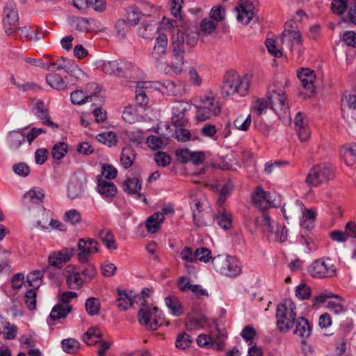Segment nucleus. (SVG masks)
<instances>
[{
    "label": "nucleus",
    "mask_w": 356,
    "mask_h": 356,
    "mask_svg": "<svg viewBox=\"0 0 356 356\" xmlns=\"http://www.w3.org/2000/svg\"><path fill=\"white\" fill-rule=\"evenodd\" d=\"M95 267L89 264L81 269L77 266L69 265L64 270L63 275L68 287L78 290L83 286L85 283L90 282L96 275Z\"/></svg>",
    "instance_id": "f257e3e1"
},
{
    "label": "nucleus",
    "mask_w": 356,
    "mask_h": 356,
    "mask_svg": "<svg viewBox=\"0 0 356 356\" xmlns=\"http://www.w3.org/2000/svg\"><path fill=\"white\" fill-rule=\"evenodd\" d=\"M251 76L249 74L239 75L236 72L227 73L221 86V94L229 97L238 94L243 97L247 95L250 85Z\"/></svg>",
    "instance_id": "f03ea898"
},
{
    "label": "nucleus",
    "mask_w": 356,
    "mask_h": 356,
    "mask_svg": "<svg viewBox=\"0 0 356 356\" xmlns=\"http://www.w3.org/2000/svg\"><path fill=\"white\" fill-rule=\"evenodd\" d=\"M184 43L183 33H178L174 39L172 60L170 63L159 64V70L168 75H179L182 73L184 65V49L181 46Z\"/></svg>",
    "instance_id": "7ed1b4c3"
},
{
    "label": "nucleus",
    "mask_w": 356,
    "mask_h": 356,
    "mask_svg": "<svg viewBox=\"0 0 356 356\" xmlns=\"http://www.w3.org/2000/svg\"><path fill=\"white\" fill-rule=\"evenodd\" d=\"M297 318L296 306L291 300H284L277 305V326L280 332H289L294 326Z\"/></svg>",
    "instance_id": "20e7f679"
},
{
    "label": "nucleus",
    "mask_w": 356,
    "mask_h": 356,
    "mask_svg": "<svg viewBox=\"0 0 356 356\" xmlns=\"http://www.w3.org/2000/svg\"><path fill=\"white\" fill-rule=\"evenodd\" d=\"M211 262L215 270L225 276L236 277L242 271L241 262L233 256L218 254Z\"/></svg>",
    "instance_id": "39448f33"
},
{
    "label": "nucleus",
    "mask_w": 356,
    "mask_h": 356,
    "mask_svg": "<svg viewBox=\"0 0 356 356\" xmlns=\"http://www.w3.org/2000/svg\"><path fill=\"white\" fill-rule=\"evenodd\" d=\"M268 99L270 108L280 119L284 122H289L291 120L288 98L283 90L278 89L270 91Z\"/></svg>",
    "instance_id": "423d86ee"
},
{
    "label": "nucleus",
    "mask_w": 356,
    "mask_h": 356,
    "mask_svg": "<svg viewBox=\"0 0 356 356\" xmlns=\"http://www.w3.org/2000/svg\"><path fill=\"white\" fill-rule=\"evenodd\" d=\"M261 225L267 239L270 242H284L288 238V230L285 226L272 220L269 215L262 213Z\"/></svg>",
    "instance_id": "0eeeda50"
},
{
    "label": "nucleus",
    "mask_w": 356,
    "mask_h": 356,
    "mask_svg": "<svg viewBox=\"0 0 356 356\" xmlns=\"http://www.w3.org/2000/svg\"><path fill=\"white\" fill-rule=\"evenodd\" d=\"M309 274L314 278L333 277L337 275V268L329 257L314 260L308 267Z\"/></svg>",
    "instance_id": "6e6552de"
},
{
    "label": "nucleus",
    "mask_w": 356,
    "mask_h": 356,
    "mask_svg": "<svg viewBox=\"0 0 356 356\" xmlns=\"http://www.w3.org/2000/svg\"><path fill=\"white\" fill-rule=\"evenodd\" d=\"M138 316L139 323L148 330H155L163 323L161 312L157 307H151L144 302L142 303Z\"/></svg>",
    "instance_id": "1a4fd4ad"
},
{
    "label": "nucleus",
    "mask_w": 356,
    "mask_h": 356,
    "mask_svg": "<svg viewBox=\"0 0 356 356\" xmlns=\"http://www.w3.org/2000/svg\"><path fill=\"white\" fill-rule=\"evenodd\" d=\"M200 105L197 106L196 118L200 121H204L220 113L218 100L212 95H205L200 99Z\"/></svg>",
    "instance_id": "9d476101"
},
{
    "label": "nucleus",
    "mask_w": 356,
    "mask_h": 356,
    "mask_svg": "<svg viewBox=\"0 0 356 356\" xmlns=\"http://www.w3.org/2000/svg\"><path fill=\"white\" fill-rule=\"evenodd\" d=\"M334 177L333 170L326 164L314 166L308 173L306 183L311 186H318L332 179Z\"/></svg>",
    "instance_id": "9b49d317"
},
{
    "label": "nucleus",
    "mask_w": 356,
    "mask_h": 356,
    "mask_svg": "<svg viewBox=\"0 0 356 356\" xmlns=\"http://www.w3.org/2000/svg\"><path fill=\"white\" fill-rule=\"evenodd\" d=\"M341 114L343 118L350 124H356V95L345 93L341 99Z\"/></svg>",
    "instance_id": "f8f14e48"
},
{
    "label": "nucleus",
    "mask_w": 356,
    "mask_h": 356,
    "mask_svg": "<svg viewBox=\"0 0 356 356\" xmlns=\"http://www.w3.org/2000/svg\"><path fill=\"white\" fill-rule=\"evenodd\" d=\"M88 179L83 174H75L70 179L67 186V195L71 200L81 197L86 188Z\"/></svg>",
    "instance_id": "ddd939ff"
},
{
    "label": "nucleus",
    "mask_w": 356,
    "mask_h": 356,
    "mask_svg": "<svg viewBox=\"0 0 356 356\" xmlns=\"http://www.w3.org/2000/svg\"><path fill=\"white\" fill-rule=\"evenodd\" d=\"M79 252L77 255L78 261L85 264L88 261L89 257L98 252V243L93 238H80L77 243Z\"/></svg>",
    "instance_id": "4468645a"
},
{
    "label": "nucleus",
    "mask_w": 356,
    "mask_h": 356,
    "mask_svg": "<svg viewBox=\"0 0 356 356\" xmlns=\"http://www.w3.org/2000/svg\"><path fill=\"white\" fill-rule=\"evenodd\" d=\"M235 10L238 21L250 22L251 20H259L254 13V6L251 0H239Z\"/></svg>",
    "instance_id": "2eb2a0df"
},
{
    "label": "nucleus",
    "mask_w": 356,
    "mask_h": 356,
    "mask_svg": "<svg viewBox=\"0 0 356 356\" xmlns=\"http://www.w3.org/2000/svg\"><path fill=\"white\" fill-rule=\"evenodd\" d=\"M168 38L165 33H161L156 38V43L152 52V59L159 70V64H163L161 60L166 55L168 47Z\"/></svg>",
    "instance_id": "dca6fc26"
},
{
    "label": "nucleus",
    "mask_w": 356,
    "mask_h": 356,
    "mask_svg": "<svg viewBox=\"0 0 356 356\" xmlns=\"http://www.w3.org/2000/svg\"><path fill=\"white\" fill-rule=\"evenodd\" d=\"M191 105L186 102H178L172 107L171 120L177 127L185 126L188 123L186 113L191 109Z\"/></svg>",
    "instance_id": "f3484780"
},
{
    "label": "nucleus",
    "mask_w": 356,
    "mask_h": 356,
    "mask_svg": "<svg viewBox=\"0 0 356 356\" xmlns=\"http://www.w3.org/2000/svg\"><path fill=\"white\" fill-rule=\"evenodd\" d=\"M75 250L73 248H63L51 252L49 256V264L54 267L61 268L62 265L68 262L74 255Z\"/></svg>",
    "instance_id": "a211bd4d"
},
{
    "label": "nucleus",
    "mask_w": 356,
    "mask_h": 356,
    "mask_svg": "<svg viewBox=\"0 0 356 356\" xmlns=\"http://www.w3.org/2000/svg\"><path fill=\"white\" fill-rule=\"evenodd\" d=\"M282 44L288 48L301 42V34L292 24H287L281 35Z\"/></svg>",
    "instance_id": "6ab92c4d"
},
{
    "label": "nucleus",
    "mask_w": 356,
    "mask_h": 356,
    "mask_svg": "<svg viewBox=\"0 0 356 356\" xmlns=\"http://www.w3.org/2000/svg\"><path fill=\"white\" fill-rule=\"evenodd\" d=\"M252 200L254 206L259 210H265L270 205V193L265 191L261 187L258 186L252 192Z\"/></svg>",
    "instance_id": "aec40b11"
},
{
    "label": "nucleus",
    "mask_w": 356,
    "mask_h": 356,
    "mask_svg": "<svg viewBox=\"0 0 356 356\" xmlns=\"http://www.w3.org/2000/svg\"><path fill=\"white\" fill-rule=\"evenodd\" d=\"M97 191L104 199L111 200L115 196L118 189L111 180H106L102 179V177H97Z\"/></svg>",
    "instance_id": "412c9836"
},
{
    "label": "nucleus",
    "mask_w": 356,
    "mask_h": 356,
    "mask_svg": "<svg viewBox=\"0 0 356 356\" xmlns=\"http://www.w3.org/2000/svg\"><path fill=\"white\" fill-rule=\"evenodd\" d=\"M70 30L76 35L95 34L105 31L101 24H70Z\"/></svg>",
    "instance_id": "4be33fe9"
},
{
    "label": "nucleus",
    "mask_w": 356,
    "mask_h": 356,
    "mask_svg": "<svg viewBox=\"0 0 356 356\" xmlns=\"http://www.w3.org/2000/svg\"><path fill=\"white\" fill-rule=\"evenodd\" d=\"M294 125L298 137L302 142L307 141L310 137V130L302 113H298L294 118Z\"/></svg>",
    "instance_id": "5701e85b"
},
{
    "label": "nucleus",
    "mask_w": 356,
    "mask_h": 356,
    "mask_svg": "<svg viewBox=\"0 0 356 356\" xmlns=\"http://www.w3.org/2000/svg\"><path fill=\"white\" fill-rule=\"evenodd\" d=\"M44 197V193L42 189L33 187L24 194L23 202L29 209H31L32 205L40 204Z\"/></svg>",
    "instance_id": "b1692460"
},
{
    "label": "nucleus",
    "mask_w": 356,
    "mask_h": 356,
    "mask_svg": "<svg viewBox=\"0 0 356 356\" xmlns=\"http://www.w3.org/2000/svg\"><path fill=\"white\" fill-rule=\"evenodd\" d=\"M34 113L36 117L41 120L42 123L53 129L57 128L58 124L50 120L49 115L42 101H38L34 108Z\"/></svg>",
    "instance_id": "393cba45"
},
{
    "label": "nucleus",
    "mask_w": 356,
    "mask_h": 356,
    "mask_svg": "<svg viewBox=\"0 0 356 356\" xmlns=\"http://www.w3.org/2000/svg\"><path fill=\"white\" fill-rule=\"evenodd\" d=\"M298 77L304 88L310 92H314V82L316 79V75L313 70L308 68L302 69L301 71L298 72Z\"/></svg>",
    "instance_id": "a878e982"
},
{
    "label": "nucleus",
    "mask_w": 356,
    "mask_h": 356,
    "mask_svg": "<svg viewBox=\"0 0 356 356\" xmlns=\"http://www.w3.org/2000/svg\"><path fill=\"white\" fill-rule=\"evenodd\" d=\"M116 301L118 307L120 310H127L134 304L135 296L132 291L118 289Z\"/></svg>",
    "instance_id": "bb28decb"
},
{
    "label": "nucleus",
    "mask_w": 356,
    "mask_h": 356,
    "mask_svg": "<svg viewBox=\"0 0 356 356\" xmlns=\"http://www.w3.org/2000/svg\"><path fill=\"white\" fill-rule=\"evenodd\" d=\"M304 209V204L300 200H296L294 202L285 204L282 211L286 220L292 219L300 214V212Z\"/></svg>",
    "instance_id": "cd10ccee"
},
{
    "label": "nucleus",
    "mask_w": 356,
    "mask_h": 356,
    "mask_svg": "<svg viewBox=\"0 0 356 356\" xmlns=\"http://www.w3.org/2000/svg\"><path fill=\"white\" fill-rule=\"evenodd\" d=\"M25 129L13 130L8 133L7 143L12 150H17L25 141V134L23 131Z\"/></svg>",
    "instance_id": "c85d7f7f"
},
{
    "label": "nucleus",
    "mask_w": 356,
    "mask_h": 356,
    "mask_svg": "<svg viewBox=\"0 0 356 356\" xmlns=\"http://www.w3.org/2000/svg\"><path fill=\"white\" fill-rule=\"evenodd\" d=\"M301 216L300 217V225L301 227L309 230L314 226V221L316 214L314 210L312 209H306L300 212Z\"/></svg>",
    "instance_id": "c756f323"
},
{
    "label": "nucleus",
    "mask_w": 356,
    "mask_h": 356,
    "mask_svg": "<svg viewBox=\"0 0 356 356\" xmlns=\"http://www.w3.org/2000/svg\"><path fill=\"white\" fill-rule=\"evenodd\" d=\"M293 333L302 338H307L311 334L312 327L304 317H298L295 321Z\"/></svg>",
    "instance_id": "7c9ffc66"
},
{
    "label": "nucleus",
    "mask_w": 356,
    "mask_h": 356,
    "mask_svg": "<svg viewBox=\"0 0 356 356\" xmlns=\"http://www.w3.org/2000/svg\"><path fill=\"white\" fill-rule=\"evenodd\" d=\"M165 219L162 213L156 212L150 216L146 221L145 227L148 232L155 233L161 228V225Z\"/></svg>",
    "instance_id": "2f4dec72"
},
{
    "label": "nucleus",
    "mask_w": 356,
    "mask_h": 356,
    "mask_svg": "<svg viewBox=\"0 0 356 356\" xmlns=\"http://www.w3.org/2000/svg\"><path fill=\"white\" fill-rule=\"evenodd\" d=\"M197 343L200 346L213 348L217 350H220L223 348L222 341H215L213 336H210L205 334H200L197 337Z\"/></svg>",
    "instance_id": "473e14b6"
},
{
    "label": "nucleus",
    "mask_w": 356,
    "mask_h": 356,
    "mask_svg": "<svg viewBox=\"0 0 356 356\" xmlns=\"http://www.w3.org/2000/svg\"><path fill=\"white\" fill-rule=\"evenodd\" d=\"M218 224L222 229L227 230L231 228L232 224V216L231 213L225 208L219 209L216 215Z\"/></svg>",
    "instance_id": "72a5a7b5"
},
{
    "label": "nucleus",
    "mask_w": 356,
    "mask_h": 356,
    "mask_svg": "<svg viewBox=\"0 0 356 356\" xmlns=\"http://www.w3.org/2000/svg\"><path fill=\"white\" fill-rule=\"evenodd\" d=\"M24 36L29 38L30 40H38L44 35V32L37 26L26 25L22 28H19Z\"/></svg>",
    "instance_id": "f704fd0d"
},
{
    "label": "nucleus",
    "mask_w": 356,
    "mask_h": 356,
    "mask_svg": "<svg viewBox=\"0 0 356 356\" xmlns=\"http://www.w3.org/2000/svg\"><path fill=\"white\" fill-rule=\"evenodd\" d=\"M72 307L69 304H57L55 305L49 315L52 321L65 318L67 314L71 312Z\"/></svg>",
    "instance_id": "c9c22d12"
},
{
    "label": "nucleus",
    "mask_w": 356,
    "mask_h": 356,
    "mask_svg": "<svg viewBox=\"0 0 356 356\" xmlns=\"http://www.w3.org/2000/svg\"><path fill=\"white\" fill-rule=\"evenodd\" d=\"M183 33V38H184V36H186V44L189 46H194L199 38L200 35V31H198L197 27H195L193 26H188L185 32H182L181 31H179L176 35H173V40L177 39L178 33Z\"/></svg>",
    "instance_id": "e433bc0d"
},
{
    "label": "nucleus",
    "mask_w": 356,
    "mask_h": 356,
    "mask_svg": "<svg viewBox=\"0 0 356 356\" xmlns=\"http://www.w3.org/2000/svg\"><path fill=\"white\" fill-rule=\"evenodd\" d=\"M165 303L173 316H180L183 314L182 305L177 297L172 296H167L165 298Z\"/></svg>",
    "instance_id": "4c0bfd02"
},
{
    "label": "nucleus",
    "mask_w": 356,
    "mask_h": 356,
    "mask_svg": "<svg viewBox=\"0 0 356 356\" xmlns=\"http://www.w3.org/2000/svg\"><path fill=\"white\" fill-rule=\"evenodd\" d=\"M135 159L136 153L131 147L127 146L122 149L120 162L125 169H127L132 165Z\"/></svg>",
    "instance_id": "58836bf2"
},
{
    "label": "nucleus",
    "mask_w": 356,
    "mask_h": 356,
    "mask_svg": "<svg viewBox=\"0 0 356 356\" xmlns=\"http://www.w3.org/2000/svg\"><path fill=\"white\" fill-rule=\"evenodd\" d=\"M17 332V327L8 322L0 320V334H3V338L11 340L15 338Z\"/></svg>",
    "instance_id": "ea45409f"
},
{
    "label": "nucleus",
    "mask_w": 356,
    "mask_h": 356,
    "mask_svg": "<svg viewBox=\"0 0 356 356\" xmlns=\"http://www.w3.org/2000/svg\"><path fill=\"white\" fill-rule=\"evenodd\" d=\"M98 236L108 249H117L114 236L109 229H102L99 231Z\"/></svg>",
    "instance_id": "a19ab883"
},
{
    "label": "nucleus",
    "mask_w": 356,
    "mask_h": 356,
    "mask_svg": "<svg viewBox=\"0 0 356 356\" xmlns=\"http://www.w3.org/2000/svg\"><path fill=\"white\" fill-rule=\"evenodd\" d=\"M341 154L343 157L345 163L351 166L356 160V145H344L341 149Z\"/></svg>",
    "instance_id": "79ce46f5"
},
{
    "label": "nucleus",
    "mask_w": 356,
    "mask_h": 356,
    "mask_svg": "<svg viewBox=\"0 0 356 356\" xmlns=\"http://www.w3.org/2000/svg\"><path fill=\"white\" fill-rule=\"evenodd\" d=\"M170 3V13L175 17V21L181 22L184 19L182 12L184 0H169Z\"/></svg>",
    "instance_id": "37998d69"
},
{
    "label": "nucleus",
    "mask_w": 356,
    "mask_h": 356,
    "mask_svg": "<svg viewBox=\"0 0 356 356\" xmlns=\"http://www.w3.org/2000/svg\"><path fill=\"white\" fill-rule=\"evenodd\" d=\"M102 332L97 327L90 328L83 336V341L88 345H95L102 337Z\"/></svg>",
    "instance_id": "c03bdc74"
},
{
    "label": "nucleus",
    "mask_w": 356,
    "mask_h": 356,
    "mask_svg": "<svg viewBox=\"0 0 356 356\" xmlns=\"http://www.w3.org/2000/svg\"><path fill=\"white\" fill-rule=\"evenodd\" d=\"M47 83L56 90H61L66 88V83L60 75L56 73L49 74L46 77Z\"/></svg>",
    "instance_id": "a18cd8bd"
},
{
    "label": "nucleus",
    "mask_w": 356,
    "mask_h": 356,
    "mask_svg": "<svg viewBox=\"0 0 356 356\" xmlns=\"http://www.w3.org/2000/svg\"><path fill=\"white\" fill-rule=\"evenodd\" d=\"M124 188L129 194H138L141 189L140 181L136 177L128 179L124 181Z\"/></svg>",
    "instance_id": "49530a36"
},
{
    "label": "nucleus",
    "mask_w": 356,
    "mask_h": 356,
    "mask_svg": "<svg viewBox=\"0 0 356 356\" xmlns=\"http://www.w3.org/2000/svg\"><path fill=\"white\" fill-rule=\"evenodd\" d=\"M336 300H330L327 303V308L335 314H340L346 311V309L341 305L343 299L338 295H334Z\"/></svg>",
    "instance_id": "de8ad7c7"
},
{
    "label": "nucleus",
    "mask_w": 356,
    "mask_h": 356,
    "mask_svg": "<svg viewBox=\"0 0 356 356\" xmlns=\"http://www.w3.org/2000/svg\"><path fill=\"white\" fill-rule=\"evenodd\" d=\"M99 67L106 74L119 75V60H104L99 64Z\"/></svg>",
    "instance_id": "09e8293b"
},
{
    "label": "nucleus",
    "mask_w": 356,
    "mask_h": 356,
    "mask_svg": "<svg viewBox=\"0 0 356 356\" xmlns=\"http://www.w3.org/2000/svg\"><path fill=\"white\" fill-rule=\"evenodd\" d=\"M94 95H86L83 90H77L71 93L70 97L73 104L81 105L91 102Z\"/></svg>",
    "instance_id": "8fccbe9b"
},
{
    "label": "nucleus",
    "mask_w": 356,
    "mask_h": 356,
    "mask_svg": "<svg viewBox=\"0 0 356 356\" xmlns=\"http://www.w3.org/2000/svg\"><path fill=\"white\" fill-rule=\"evenodd\" d=\"M193 218L195 225L198 227L207 226L210 222L209 213H204V211H195V213L193 214Z\"/></svg>",
    "instance_id": "3c124183"
},
{
    "label": "nucleus",
    "mask_w": 356,
    "mask_h": 356,
    "mask_svg": "<svg viewBox=\"0 0 356 356\" xmlns=\"http://www.w3.org/2000/svg\"><path fill=\"white\" fill-rule=\"evenodd\" d=\"M137 67L131 63L124 60H119V76H131Z\"/></svg>",
    "instance_id": "603ef678"
},
{
    "label": "nucleus",
    "mask_w": 356,
    "mask_h": 356,
    "mask_svg": "<svg viewBox=\"0 0 356 356\" xmlns=\"http://www.w3.org/2000/svg\"><path fill=\"white\" fill-rule=\"evenodd\" d=\"M251 122L252 118L250 115L246 117L241 115L235 119L234 124L237 129L245 131L249 129Z\"/></svg>",
    "instance_id": "864d4df0"
},
{
    "label": "nucleus",
    "mask_w": 356,
    "mask_h": 356,
    "mask_svg": "<svg viewBox=\"0 0 356 356\" xmlns=\"http://www.w3.org/2000/svg\"><path fill=\"white\" fill-rule=\"evenodd\" d=\"M64 220L72 225H76L81 221V215L76 209H72L65 213Z\"/></svg>",
    "instance_id": "5fc2aeb1"
},
{
    "label": "nucleus",
    "mask_w": 356,
    "mask_h": 356,
    "mask_svg": "<svg viewBox=\"0 0 356 356\" xmlns=\"http://www.w3.org/2000/svg\"><path fill=\"white\" fill-rule=\"evenodd\" d=\"M42 273L40 270H35L29 273L26 276V282L33 288H38L42 283Z\"/></svg>",
    "instance_id": "6e6d98bb"
},
{
    "label": "nucleus",
    "mask_w": 356,
    "mask_h": 356,
    "mask_svg": "<svg viewBox=\"0 0 356 356\" xmlns=\"http://www.w3.org/2000/svg\"><path fill=\"white\" fill-rule=\"evenodd\" d=\"M67 152V145L64 142H60L54 145L51 154L54 159L60 160Z\"/></svg>",
    "instance_id": "4d7b16f0"
},
{
    "label": "nucleus",
    "mask_w": 356,
    "mask_h": 356,
    "mask_svg": "<svg viewBox=\"0 0 356 356\" xmlns=\"http://www.w3.org/2000/svg\"><path fill=\"white\" fill-rule=\"evenodd\" d=\"M67 69H69V72H67L70 74L71 76L74 77L77 80H83L86 78V74L83 72L74 63L70 60H67Z\"/></svg>",
    "instance_id": "13d9d810"
},
{
    "label": "nucleus",
    "mask_w": 356,
    "mask_h": 356,
    "mask_svg": "<svg viewBox=\"0 0 356 356\" xmlns=\"http://www.w3.org/2000/svg\"><path fill=\"white\" fill-rule=\"evenodd\" d=\"M61 344L63 350L67 353H75L79 348V343L72 338L63 339Z\"/></svg>",
    "instance_id": "bf43d9fd"
},
{
    "label": "nucleus",
    "mask_w": 356,
    "mask_h": 356,
    "mask_svg": "<svg viewBox=\"0 0 356 356\" xmlns=\"http://www.w3.org/2000/svg\"><path fill=\"white\" fill-rule=\"evenodd\" d=\"M85 307L88 314L92 316L99 311L100 302L97 298H90L86 300Z\"/></svg>",
    "instance_id": "052dcab7"
},
{
    "label": "nucleus",
    "mask_w": 356,
    "mask_h": 356,
    "mask_svg": "<svg viewBox=\"0 0 356 356\" xmlns=\"http://www.w3.org/2000/svg\"><path fill=\"white\" fill-rule=\"evenodd\" d=\"M97 138L98 141L107 145L108 146H112L117 142L116 136L112 131L99 134L97 136Z\"/></svg>",
    "instance_id": "680f3d73"
},
{
    "label": "nucleus",
    "mask_w": 356,
    "mask_h": 356,
    "mask_svg": "<svg viewBox=\"0 0 356 356\" xmlns=\"http://www.w3.org/2000/svg\"><path fill=\"white\" fill-rule=\"evenodd\" d=\"M195 257L196 260L207 263L211 259V252L209 249L204 247L198 248L195 252Z\"/></svg>",
    "instance_id": "e2e57ef3"
},
{
    "label": "nucleus",
    "mask_w": 356,
    "mask_h": 356,
    "mask_svg": "<svg viewBox=\"0 0 356 356\" xmlns=\"http://www.w3.org/2000/svg\"><path fill=\"white\" fill-rule=\"evenodd\" d=\"M117 173L118 170L112 165H104L102 166V174L98 175L97 177H102V179L110 180L115 178Z\"/></svg>",
    "instance_id": "0e129e2a"
},
{
    "label": "nucleus",
    "mask_w": 356,
    "mask_h": 356,
    "mask_svg": "<svg viewBox=\"0 0 356 356\" xmlns=\"http://www.w3.org/2000/svg\"><path fill=\"white\" fill-rule=\"evenodd\" d=\"M19 20L17 11L10 7H6L3 10L4 22H17Z\"/></svg>",
    "instance_id": "69168bd1"
},
{
    "label": "nucleus",
    "mask_w": 356,
    "mask_h": 356,
    "mask_svg": "<svg viewBox=\"0 0 356 356\" xmlns=\"http://www.w3.org/2000/svg\"><path fill=\"white\" fill-rule=\"evenodd\" d=\"M25 304L29 309L33 310L36 307V292L33 289L28 290L24 296Z\"/></svg>",
    "instance_id": "338daca9"
},
{
    "label": "nucleus",
    "mask_w": 356,
    "mask_h": 356,
    "mask_svg": "<svg viewBox=\"0 0 356 356\" xmlns=\"http://www.w3.org/2000/svg\"><path fill=\"white\" fill-rule=\"evenodd\" d=\"M347 8V2L345 0H332L331 3L332 11L341 15Z\"/></svg>",
    "instance_id": "774afa93"
}]
</instances>
